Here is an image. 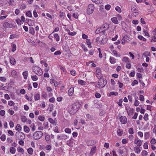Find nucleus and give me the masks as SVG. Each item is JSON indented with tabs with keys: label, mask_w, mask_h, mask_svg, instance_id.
Returning <instances> with one entry per match:
<instances>
[{
	"label": "nucleus",
	"mask_w": 156,
	"mask_h": 156,
	"mask_svg": "<svg viewBox=\"0 0 156 156\" xmlns=\"http://www.w3.org/2000/svg\"><path fill=\"white\" fill-rule=\"evenodd\" d=\"M38 119L41 121H43L44 120V117L43 115H40L38 117Z\"/></svg>",
	"instance_id": "72a5a7b5"
},
{
	"label": "nucleus",
	"mask_w": 156,
	"mask_h": 156,
	"mask_svg": "<svg viewBox=\"0 0 156 156\" xmlns=\"http://www.w3.org/2000/svg\"><path fill=\"white\" fill-rule=\"evenodd\" d=\"M149 137V134L148 132H145L144 133V137L145 139H147Z\"/></svg>",
	"instance_id": "a18cd8bd"
},
{
	"label": "nucleus",
	"mask_w": 156,
	"mask_h": 156,
	"mask_svg": "<svg viewBox=\"0 0 156 156\" xmlns=\"http://www.w3.org/2000/svg\"><path fill=\"white\" fill-rule=\"evenodd\" d=\"M8 105L9 106H13L15 105V103L12 101H9L8 102Z\"/></svg>",
	"instance_id": "3c124183"
},
{
	"label": "nucleus",
	"mask_w": 156,
	"mask_h": 156,
	"mask_svg": "<svg viewBox=\"0 0 156 156\" xmlns=\"http://www.w3.org/2000/svg\"><path fill=\"white\" fill-rule=\"evenodd\" d=\"M16 49V45L14 44H13L12 45V52L15 51Z\"/></svg>",
	"instance_id": "09e8293b"
},
{
	"label": "nucleus",
	"mask_w": 156,
	"mask_h": 156,
	"mask_svg": "<svg viewBox=\"0 0 156 156\" xmlns=\"http://www.w3.org/2000/svg\"><path fill=\"white\" fill-rule=\"evenodd\" d=\"M141 154L142 156H146L147 155V152L146 151H144Z\"/></svg>",
	"instance_id": "603ef678"
},
{
	"label": "nucleus",
	"mask_w": 156,
	"mask_h": 156,
	"mask_svg": "<svg viewBox=\"0 0 156 156\" xmlns=\"http://www.w3.org/2000/svg\"><path fill=\"white\" fill-rule=\"evenodd\" d=\"M70 73L73 76H75L76 74V71L74 70H71L70 71Z\"/></svg>",
	"instance_id": "bf43d9fd"
},
{
	"label": "nucleus",
	"mask_w": 156,
	"mask_h": 156,
	"mask_svg": "<svg viewBox=\"0 0 156 156\" xmlns=\"http://www.w3.org/2000/svg\"><path fill=\"white\" fill-rule=\"evenodd\" d=\"M126 109L128 115L131 116L133 115L134 111V110L133 108H130L129 107H127L126 108Z\"/></svg>",
	"instance_id": "0eeeda50"
},
{
	"label": "nucleus",
	"mask_w": 156,
	"mask_h": 156,
	"mask_svg": "<svg viewBox=\"0 0 156 156\" xmlns=\"http://www.w3.org/2000/svg\"><path fill=\"white\" fill-rule=\"evenodd\" d=\"M96 143V142L94 140H88L87 142V144L88 146H91Z\"/></svg>",
	"instance_id": "dca6fc26"
},
{
	"label": "nucleus",
	"mask_w": 156,
	"mask_h": 156,
	"mask_svg": "<svg viewBox=\"0 0 156 156\" xmlns=\"http://www.w3.org/2000/svg\"><path fill=\"white\" fill-rule=\"evenodd\" d=\"M129 133V134H132L134 133L133 129V128H130L128 130Z\"/></svg>",
	"instance_id": "864d4df0"
},
{
	"label": "nucleus",
	"mask_w": 156,
	"mask_h": 156,
	"mask_svg": "<svg viewBox=\"0 0 156 156\" xmlns=\"http://www.w3.org/2000/svg\"><path fill=\"white\" fill-rule=\"evenodd\" d=\"M115 9L119 12H121V9L119 6H117L115 8Z\"/></svg>",
	"instance_id": "680f3d73"
},
{
	"label": "nucleus",
	"mask_w": 156,
	"mask_h": 156,
	"mask_svg": "<svg viewBox=\"0 0 156 156\" xmlns=\"http://www.w3.org/2000/svg\"><path fill=\"white\" fill-rule=\"evenodd\" d=\"M43 133L41 131H37L34 133L33 137L34 140H38L40 139L43 136Z\"/></svg>",
	"instance_id": "20e7f679"
},
{
	"label": "nucleus",
	"mask_w": 156,
	"mask_h": 156,
	"mask_svg": "<svg viewBox=\"0 0 156 156\" xmlns=\"http://www.w3.org/2000/svg\"><path fill=\"white\" fill-rule=\"evenodd\" d=\"M150 53L148 51H145L143 54V55L144 57H147L148 56H150Z\"/></svg>",
	"instance_id": "473e14b6"
},
{
	"label": "nucleus",
	"mask_w": 156,
	"mask_h": 156,
	"mask_svg": "<svg viewBox=\"0 0 156 156\" xmlns=\"http://www.w3.org/2000/svg\"><path fill=\"white\" fill-rule=\"evenodd\" d=\"M134 151L137 154L139 153L140 151L139 147H137L134 148Z\"/></svg>",
	"instance_id": "7c9ffc66"
},
{
	"label": "nucleus",
	"mask_w": 156,
	"mask_h": 156,
	"mask_svg": "<svg viewBox=\"0 0 156 156\" xmlns=\"http://www.w3.org/2000/svg\"><path fill=\"white\" fill-rule=\"evenodd\" d=\"M23 76L24 78L25 79H27L28 76L27 71H24L23 73Z\"/></svg>",
	"instance_id": "bb28decb"
},
{
	"label": "nucleus",
	"mask_w": 156,
	"mask_h": 156,
	"mask_svg": "<svg viewBox=\"0 0 156 156\" xmlns=\"http://www.w3.org/2000/svg\"><path fill=\"white\" fill-rule=\"evenodd\" d=\"M33 149L31 147H30L27 149V152L30 154H32L33 153Z\"/></svg>",
	"instance_id": "2f4dec72"
},
{
	"label": "nucleus",
	"mask_w": 156,
	"mask_h": 156,
	"mask_svg": "<svg viewBox=\"0 0 156 156\" xmlns=\"http://www.w3.org/2000/svg\"><path fill=\"white\" fill-rule=\"evenodd\" d=\"M129 58L128 57H124L123 58L122 60L123 62H129Z\"/></svg>",
	"instance_id": "8fccbe9b"
},
{
	"label": "nucleus",
	"mask_w": 156,
	"mask_h": 156,
	"mask_svg": "<svg viewBox=\"0 0 156 156\" xmlns=\"http://www.w3.org/2000/svg\"><path fill=\"white\" fill-rule=\"evenodd\" d=\"M31 77L32 80L34 81H36L38 79V78L36 75L34 76H31Z\"/></svg>",
	"instance_id": "79ce46f5"
},
{
	"label": "nucleus",
	"mask_w": 156,
	"mask_h": 156,
	"mask_svg": "<svg viewBox=\"0 0 156 156\" xmlns=\"http://www.w3.org/2000/svg\"><path fill=\"white\" fill-rule=\"evenodd\" d=\"M29 33L33 35L35 34V31L34 28L32 27H29Z\"/></svg>",
	"instance_id": "5701e85b"
},
{
	"label": "nucleus",
	"mask_w": 156,
	"mask_h": 156,
	"mask_svg": "<svg viewBox=\"0 0 156 156\" xmlns=\"http://www.w3.org/2000/svg\"><path fill=\"white\" fill-rule=\"evenodd\" d=\"M87 118L90 120H92L93 119V117L92 115L90 114H87L86 115Z\"/></svg>",
	"instance_id": "49530a36"
},
{
	"label": "nucleus",
	"mask_w": 156,
	"mask_h": 156,
	"mask_svg": "<svg viewBox=\"0 0 156 156\" xmlns=\"http://www.w3.org/2000/svg\"><path fill=\"white\" fill-rule=\"evenodd\" d=\"M64 131L66 133H71V129L68 128H66L65 129Z\"/></svg>",
	"instance_id": "c03bdc74"
},
{
	"label": "nucleus",
	"mask_w": 156,
	"mask_h": 156,
	"mask_svg": "<svg viewBox=\"0 0 156 156\" xmlns=\"http://www.w3.org/2000/svg\"><path fill=\"white\" fill-rule=\"evenodd\" d=\"M5 135L4 134H3L0 137V139L3 141H4L6 139Z\"/></svg>",
	"instance_id": "5fc2aeb1"
},
{
	"label": "nucleus",
	"mask_w": 156,
	"mask_h": 156,
	"mask_svg": "<svg viewBox=\"0 0 156 156\" xmlns=\"http://www.w3.org/2000/svg\"><path fill=\"white\" fill-rule=\"evenodd\" d=\"M111 7V5H110L107 4L105 5V9L107 10H109L110 9Z\"/></svg>",
	"instance_id": "6e6d98bb"
},
{
	"label": "nucleus",
	"mask_w": 156,
	"mask_h": 156,
	"mask_svg": "<svg viewBox=\"0 0 156 156\" xmlns=\"http://www.w3.org/2000/svg\"><path fill=\"white\" fill-rule=\"evenodd\" d=\"M122 124H126L127 123V118L124 116H122L119 118Z\"/></svg>",
	"instance_id": "6e6552de"
},
{
	"label": "nucleus",
	"mask_w": 156,
	"mask_h": 156,
	"mask_svg": "<svg viewBox=\"0 0 156 156\" xmlns=\"http://www.w3.org/2000/svg\"><path fill=\"white\" fill-rule=\"evenodd\" d=\"M98 82V86L97 87L99 88L103 87L106 84L107 82L105 79H99Z\"/></svg>",
	"instance_id": "7ed1b4c3"
},
{
	"label": "nucleus",
	"mask_w": 156,
	"mask_h": 156,
	"mask_svg": "<svg viewBox=\"0 0 156 156\" xmlns=\"http://www.w3.org/2000/svg\"><path fill=\"white\" fill-rule=\"evenodd\" d=\"M130 38L129 36L127 35H125L124 36L121 40V43L124 44L125 43V41H127V40H129Z\"/></svg>",
	"instance_id": "1a4fd4ad"
},
{
	"label": "nucleus",
	"mask_w": 156,
	"mask_h": 156,
	"mask_svg": "<svg viewBox=\"0 0 156 156\" xmlns=\"http://www.w3.org/2000/svg\"><path fill=\"white\" fill-rule=\"evenodd\" d=\"M40 94H36L34 96V100L35 101H37V100H39L40 99Z\"/></svg>",
	"instance_id": "393cba45"
},
{
	"label": "nucleus",
	"mask_w": 156,
	"mask_h": 156,
	"mask_svg": "<svg viewBox=\"0 0 156 156\" xmlns=\"http://www.w3.org/2000/svg\"><path fill=\"white\" fill-rule=\"evenodd\" d=\"M80 107V105L74 103L68 108V112L71 114H75L78 110Z\"/></svg>",
	"instance_id": "f257e3e1"
},
{
	"label": "nucleus",
	"mask_w": 156,
	"mask_h": 156,
	"mask_svg": "<svg viewBox=\"0 0 156 156\" xmlns=\"http://www.w3.org/2000/svg\"><path fill=\"white\" fill-rule=\"evenodd\" d=\"M116 59L112 57H110V61L111 63L114 64L115 63Z\"/></svg>",
	"instance_id": "b1692460"
},
{
	"label": "nucleus",
	"mask_w": 156,
	"mask_h": 156,
	"mask_svg": "<svg viewBox=\"0 0 156 156\" xmlns=\"http://www.w3.org/2000/svg\"><path fill=\"white\" fill-rule=\"evenodd\" d=\"M109 27V25L107 23L103 24L102 26V28L105 29V30H107Z\"/></svg>",
	"instance_id": "6ab92c4d"
},
{
	"label": "nucleus",
	"mask_w": 156,
	"mask_h": 156,
	"mask_svg": "<svg viewBox=\"0 0 156 156\" xmlns=\"http://www.w3.org/2000/svg\"><path fill=\"white\" fill-rule=\"evenodd\" d=\"M48 120L53 125H57V120L55 119L54 120L52 119L51 118H49Z\"/></svg>",
	"instance_id": "4468645a"
},
{
	"label": "nucleus",
	"mask_w": 156,
	"mask_h": 156,
	"mask_svg": "<svg viewBox=\"0 0 156 156\" xmlns=\"http://www.w3.org/2000/svg\"><path fill=\"white\" fill-rule=\"evenodd\" d=\"M117 133L118 135L119 136H121L122 135L123 133V131L122 130L119 129L117 131Z\"/></svg>",
	"instance_id": "c756f323"
},
{
	"label": "nucleus",
	"mask_w": 156,
	"mask_h": 156,
	"mask_svg": "<svg viewBox=\"0 0 156 156\" xmlns=\"http://www.w3.org/2000/svg\"><path fill=\"white\" fill-rule=\"evenodd\" d=\"M138 38L140 40H142L143 41H146V39L141 35H139L138 36Z\"/></svg>",
	"instance_id": "e433bc0d"
},
{
	"label": "nucleus",
	"mask_w": 156,
	"mask_h": 156,
	"mask_svg": "<svg viewBox=\"0 0 156 156\" xmlns=\"http://www.w3.org/2000/svg\"><path fill=\"white\" fill-rule=\"evenodd\" d=\"M58 127L56 126L55 127V128L54 129V131L56 133H59V131L58 130Z\"/></svg>",
	"instance_id": "13d9d810"
},
{
	"label": "nucleus",
	"mask_w": 156,
	"mask_h": 156,
	"mask_svg": "<svg viewBox=\"0 0 156 156\" xmlns=\"http://www.w3.org/2000/svg\"><path fill=\"white\" fill-rule=\"evenodd\" d=\"M5 114V112L4 110L0 111V115L2 116H3Z\"/></svg>",
	"instance_id": "0e129e2a"
},
{
	"label": "nucleus",
	"mask_w": 156,
	"mask_h": 156,
	"mask_svg": "<svg viewBox=\"0 0 156 156\" xmlns=\"http://www.w3.org/2000/svg\"><path fill=\"white\" fill-rule=\"evenodd\" d=\"M94 9V7L93 5L89 4L88 7L87 13L88 14H91L93 13Z\"/></svg>",
	"instance_id": "423d86ee"
},
{
	"label": "nucleus",
	"mask_w": 156,
	"mask_h": 156,
	"mask_svg": "<svg viewBox=\"0 0 156 156\" xmlns=\"http://www.w3.org/2000/svg\"><path fill=\"white\" fill-rule=\"evenodd\" d=\"M101 32V28H98L95 31V33L96 34H98Z\"/></svg>",
	"instance_id": "69168bd1"
},
{
	"label": "nucleus",
	"mask_w": 156,
	"mask_h": 156,
	"mask_svg": "<svg viewBox=\"0 0 156 156\" xmlns=\"http://www.w3.org/2000/svg\"><path fill=\"white\" fill-rule=\"evenodd\" d=\"M11 74L12 76L14 77H16L17 76L16 72L14 70H13L12 71Z\"/></svg>",
	"instance_id": "c85d7f7f"
},
{
	"label": "nucleus",
	"mask_w": 156,
	"mask_h": 156,
	"mask_svg": "<svg viewBox=\"0 0 156 156\" xmlns=\"http://www.w3.org/2000/svg\"><path fill=\"white\" fill-rule=\"evenodd\" d=\"M78 83L81 85H84L85 82L82 80H79L78 81Z\"/></svg>",
	"instance_id": "052dcab7"
},
{
	"label": "nucleus",
	"mask_w": 156,
	"mask_h": 156,
	"mask_svg": "<svg viewBox=\"0 0 156 156\" xmlns=\"http://www.w3.org/2000/svg\"><path fill=\"white\" fill-rule=\"evenodd\" d=\"M101 70L99 68H97L96 71V76L98 79H101L102 78L103 76L100 75V73Z\"/></svg>",
	"instance_id": "9b49d317"
},
{
	"label": "nucleus",
	"mask_w": 156,
	"mask_h": 156,
	"mask_svg": "<svg viewBox=\"0 0 156 156\" xmlns=\"http://www.w3.org/2000/svg\"><path fill=\"white\" fill-rule=\"evenodd\" d=\"M144 149H147L148 148V143L147 142L144 143Z\"/></svg>",
	"instance_id": "e2e57ef3"
},
{
	"label": "nucleus",
	"mask_w": 156,
	"mask_h": 156,
	"mask_svg": "<svg viewBox=\"0 0 156 156\" xmlns=\"http://www.w3.org/2000/svg\"><path fill=\"white\" fill-rule=\"evenodd\" d=\"M30 129L27 126H24V130L27 133H28L30 131Z\"/></svg>",
	"instance_id": "a878e982"
},
{
	"label": "nucleus",
	"mask_w": 156,
	"mask_h": 156,
	"mask_svg": "<svg viewBox=\"0 0 156 156\" xmlns=\"http://www.w3.org/2000/svg\"><path fill=\"white\" fill-rule=\"evenodd\" d=\"M15 129L16 130L20 131L22 129V127L20 124H17L16 127Z\"/></svg>",
	"instance_id": "c9c22d12"
},
{
	"label": "nucleus",
	"mask_w": 156,
	"mask_h": 156,
	"mask_svg": "<svg viewBox=\"0 0 156 156\" xmlns=\"http://www.w3.org/2000/svg\"><path fill=\"white\" fill-rule=\"evenodd\" d=\"M109 94L110 96L113 95L116 96L118 95V93L116 92L112 91Z\"/></svg>",
	"instance_id": "4c0bfd02"
},
{
	"label": "nucleus",
	"mask_w": 156,
	"mask_h": 156,
	"mask_svg": "<svg viewBox=\"0 0 156 156\" xmlns=\"http://www.w3.org/2000/svg\"><path fill=\"white\" fill-rule=\"evenodd\" d=\"M131 12L136 14L134 15L135 16H136V15H137L138 13V10L137 9V7L135 6H132L131 8Z\"/></svg>",
	"instance_id": "9d476101"
},
{
	"label": "nucleus",
	"mask_w": 156,
	"mask_h": 156,
	"mask_svg": "<svg viewBox=\"0 0 156 156\" xmlns=\"http://www.w3.org/2000/svg\"><path fill=\"white\" fill-rule=\"evenodd\" d=\"M113 53L115 55L116 57H120V55H119V54L117 53V52L116 51L113 50L112 51Z\"/></svg>",
	"instance_id": "de8ad7c7"
},
{
	"label": "nucleus",
	"mask_w": 156,
	"mask_h": 156,
	"mask_svg": "<svg viewBox=\"0 0 156 156\" xmlns=\"http://www.w3.org/2000/svg\"><path fill=\"white\" fill-rule=\"evenodd\" d=\"M26 15L27 16L31 17H32V14L30 11H28L26 13Z\"/></svg>",
	"instance_id": "a19ab883"
},
{
	"label": "nucleus",
	"mask_w": 156,
	"mask_h": 156,
	"mask_svg": "<svg viewBox=\"0 0 156 156\" xmlns=\"http://www.w3.org/2000/svg\"><path fill=\"white\" fill-rule=\"evenodd\" d=\"M67 31L69 32L68 34L70 35L73 36L76 34V33L74 31L71 32L69 30H67Z\"/></svg>",
	"instance_id": "58836bf2"
},
{
	"label": "nucleus",
	"mask_w": 156,
	"mask_h": 156,
	"mask_svg": "<svg viewBox=\"0 0 156 156\" xmlns=\"http://www.w3.org/2000/svg\"><path fill=\"white\" fill-rule=\"evenodd\" d=\"M148 114L147 113H146L144 117V119L145 120L147 121L148 119Z\"/></svg>",
	"instance_id": "4d7b16f0"
},
{
	"label": "nucleus",
	"mask_w": 156,
	"mask_h": 156,
	"mask_svg": "<svg viewBox=\"0 0 156 156\" xmlns=\"http://www.w3.org/2000/svg\"><path fill=\"white\" fill-rule=\"evenodd\" d=\"M12 24H10L7 22H5L3 24V27L5 28H11L12 27Z\"/></svg>",
	"instance_id": "f8f14e48"
},
{
	"label": "nucleus",
	"mask_w": 156,
	"mask_h": 156,
	"mask_svg": "<svg viewBox=\"0 0 156 156\" xmlns=\"http://www.w3.org/2000/svg\"><path fill=\"white\" fill-rule=\"evenodd\" d=\"M26 22L27 23L28 25L30 26H32L34 24L33 21L30 19H26Z\"/></svg>",
	"instance_id": "ddd939ff"
},
{
	"label": "nucleus",
	"mask_w": 156,
	"mask_h": 156,
	"mask_svg": "<svg viewBox=\"0 0 156 156\" xmlns=\"http://www.w3.org/2000/svg\"><path fill=\"white\" fill-rule=\"evenodd\" d=\"M16 137L17 139L23 140L25 138V136L24 134L22 132H16Z\"/></svg>",
	"instance_id": "39448f33"
},
{
	"label": "nucleus",
	"mask_w": 156,
	"mask_h": 156,
	"mask_svg": "<svg viewBox=\"0 0 156 156\" xmlns=\"http://www.w3.org/2000/svg\"><path fill=\"white\" fill-rule=\"evenodd\" d=\"M134 144H137L139 146H140L142 145V141L140 140H136V139L134 141Z\"/></svg>",
	"instance_id": "a211bd4d"
},
{
	"label": "nucleus",
	"mask_w": 156,
	"mask_h": 156,
	"mask_svg": "<svg viewBox=\"0 0 156 156\" xmlns=\"http://www.w3.org/2000/svg\"><path fill=\"white\" fill-rule=\"evenodd\" d=\"M73 139H70L67 141V144L69 146H72L73 145Z\"/></svg>",
	"instance_id": "aec40b11"
},
{
	"label": "nucleus",
	"mask_w": 156,
	"mask_h": 156,
	"mask_svg": "<svg viewBox=\"0 0 156 156\" xmlns=\"http://www.w3.org/2000/svg\"><path fill=\"white\" fill-rule=\"evenodd\" d=\"M138 82L137 81V80H134L132 82L131 85L133 86H134L135 85H136V84H138Z\"/></svg>",
	"instance_id": "338daca9"
},
{
	"label": "nucleus",
	"mask_w": 156,
	"mask_h": 156,
	"mask_svg": "<svg viewBox=\"0 0 156 156\" xmlns=\"http://www.w3.org/2000/svg\"><path fill=\"white\" fill-rule=\"evenodd\" d=\"M152 41H154V42H156V36H155L152 37V39L151 41V42H152Z\"/></svg>",
	"instance_id": "774afa93"
},
{
	"label": "nucleus",
	"mask_w": 156,
	"mask_h": 156,
	"mask_svg": "<svg viewBox=\"0 0 156 156\" xmlns=\"http://www.w3.org/2000/svg\"><path fill=\"white\" fill-rule=\"evenodd\" d=\"M32 69L33 71L37 75L41 76L43 74L41 69L37 66H33Z\"/></svg>",
	"instance_id": "f03ea898"
},
{
	"label": "nucleus",
	"mask_w": 156,
	"mask_h": 156,
	"mask_svg": "<svg viewBox=\"0 0 156 156\" xmlns=\"http://www.w3.org/2000/svg\"><path fill=\"white\" fill-rule=\"evenodd\" d=\"M10 152L12 154H14L16 152V149L13 147H11L10 148Z\"/></svg>",
	"instance_id": "cd10ccee"
},
{
	"label": "nucleus",
	"mask_w": 156,
	"mask_h": 156,
	"mask_svg": "<svg viewBox=\"0 0 156 156\" xmlns=\"http://www.w3.org/2000/svg\"><path fill=\"white\" fill-rule=\"evenodd\" d=\"M96 150V147H92L90 153V156H92V155L95 153Z\"/></svg>",
	"instance_id": "2eb2a0df"
},
{
	"label": "nucleus",
	"mask_w": 156,
	"mask_h": 156,
	"mask_svg": "<svg viewBox=\"0 0 156 156\" xmlns=\"http://www.w3.org/2000/svg\"><path fill=\"white\" fill-rule=\"evenodd\" d=\"M61 137L62 140H66L69 137V136L65 134H62L61 135Z\"/></svg>",
	"instance_id": "ea45409f"
},
{
	"label": "nucleus",
	"mask_w": 156,
	"mask_h": 156,
	"mask_svg": "<svg viewBox=\"0 0 156 156\" xmlns=\"http://www.w3.org/2000/svg\"><path fill=\"white\" fill-rule=\"evenodd\" d=\"M27 118L25 116H22L21 117V121L23 122H25L27 121Z\"/></svg>",
	"instance_id": "f704fd0d"
},
{
	"label": "nucleus",
	"mask_w": 156,
	"mask_h": 156,
	"mask_svg": "<svg viewBox=\"0 0 156 156\" xmlns=\"http://www.w3.org/2000/svg\"><path fill=\"white\" fill-rule=\"evenodd\" d=\"M111 20L112 22L115 24H118L119 23L118 21L117 20L116 17H113L112 18Z\"/></svg>",
	"instance_id": "4be33fe9"
},
{
	"label": "nucleus",
	"mask_w": 156,
	"mask_h": 156,
	"mask_svg": "<svg viewBox=\"0 0 156 156\" xmlns=\"http://www.w3.org/2000/svg\"><path fill=\"white\" fill-rule=\"evenodd\" d=\"M16 60L13 57L10 58V62L12 65H14L16 64Z\"/></svg>",
	"instance_id": "412c9836"
},
{
	"label": "nucleus",
	"mask_w": 156,
	"mask_h": 156,
	"mask_svg": "<svg viewBox=\"0 0 156 156\" xmlns=\"http://www.w3.org/2000/svg\"><path fill=\"white\" fill-rule=\"evenodd\" d=\"M54 37L56 39L57 41H58L59 40V37L58 35L57 34H55L54 35Z\"/></svg>",
	"instance_id": "37998d69"
},
{
	"label": "nucleus",
	"mask_w": 156,
	"mask_h": 156,
	"mask_svg": "<svg viewBox=\"0 0 156 156\" xmlns=\"http://www.w3.org/2000/svg\"><path fill=\"white\" fill-rule=\"evenodd\" d=\"M74 88L73 87H71L68 90V94L69 96H72L74 92Z\"/></svg>",
	"instance_id": "f3484780"
}]
</instances>
